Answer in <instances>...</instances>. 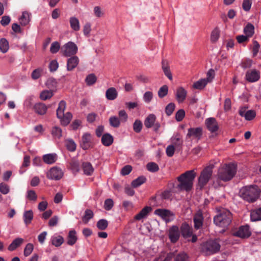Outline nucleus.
Instances as JSON below:
<instances>
[{
	"label": "nucleus",
	"instance_id": "nucleus-1",
	"mask_svg": "<svg viewBox=\"0 0 261 261\" xmlns=\"http://www.w3.org/2000/svg\"><path fill=\"white\" fill-rule=\"evenodd\" d=\"M195 176L196 173L194 170L187 171L182 174L177 178L179 183L177 188L180 191H190L192 188Z\"/></svg>",
	"mask_w": 261,
	"mask_h": 261
},
{
	"label": "nucleus",
	"instance_id": "nucleus-2",
	"mask_svg": "<svg viewBox=\"0 0 261 261\" xmlns=\"http://www.w3.org/2000/svg\"><path fill=\"white\" fill-rule=\"evenodd\" d=\"M260 190L257 186H249L243 187L239 192L240 197L248 202H253L259 197Z\"/></svg>",
	"mask_w": 261,
	"mask_h": 261
},
{
	"label": "nucleus",
	"instance_id": "nucleus-3",
	"mask_svg": "<svg viewBox=\"0 0 261 261\" xmlns=\"http://www.w3.org/2000/svg\"><path fill=\"white\" fill-rule=\"evenodd\" d=\"M231 213L227 210L223 209L214 218V223L218 226L223 228L220 232H224L231 222Z\"/></svg>",
	"mask_w": 261,
	"mask_h": 261
},
{
	"label": "nucleus",
	"instance_id": "nucleus-4",
	"mask_svg": "<svg viewBox=\"0 0 261 261\" xmlns=\"http://www.w3.org/2000/svg\"><path fill=\"white\" fill-rule=\"evenodd\" d=\"M236 166L233 164H225L220 168L218 171L219 178L225 181L231 179L236 173Z\"/></svg>",
	"mask_w": 261,
	"mask_h": 261
},
{
	"label": "nucleus",
	"instance_id": "nucleus-5",
	"mask_svg": "<svg viewBox=\"0 0 261 261\" xmlns=\"http://www.w3.org/2000/svg\"><path fill=\"white\" fill-rule=\"evenodd\" d=\"M220 249V245L217 240H210L202 245V251L206 255L217 253Z\"/></svg>",
	"mask_w": 261,
	"mask_h": 261
},
{
	"label": "nucleus",
	"instance_id": "nucleus-6",
	"mask_svg": "<svg viewBox=\"0 0 261 261\" xmlns=\"http://www.w3.org/2000/svg\"><path fill=\"white\" fill-rule=\"evenodd\" d=\"M213 166L205 167L201 172L198 178V186L200 188H203L209 181L213 173Z\"/></svg>",
	"mask_w": 261,
	"mask_h": 261
},
{
	"label": "nucleus",
	"instance_id": "nucleus-7",
	"mask_svg": "<svg viewBox=\"0 0 261 261\" xmlns=\"http://www.w3.org/2000/svg\"><path fill=\"white\" fill-rule=\"evenodd\" d=\"M77 45L71 41L65 43L61 48V53L65 57L73 56L77 53Z\"/></svg>",
	"mask_w": 261,
	"mask_h": 261
},
{
	"label": "nucleus",
	"instance_id": "nucleus-8",
	"mask_svg": "<svg viewBox=\"0 0 261 261\" xmlns=\"http://www.w3.org/2000/svg\"><path fill=\"white\" fill-rule=\"evenodd\" d=\"M144 125L147 128H152L155 132H158L161 127L160 123L156 121V116L153 114H149L145 118Z\"/></svg>",
	"mask_w": 261,
	"mask_h": 261
},
{
	"label": "nucleus",
	"instance_id": "nucleus-9",
	"mask_svg": "<svg viewBox=\"0 0 261 261\" xmlns=\"http://www.w3.org/2000/svg\"><path fill=\"white\" fill-rule=\"evenodd\" d=\"M64 173L62 170L58 167H54L47 172V177L51 180H58L62 178Z\"/></svg>",
	"mask_w": 261,
	"mask_h": 261
},
{
	"label": "nucleus",
	"instance_id": "nucleus-10",
	"mask_svg": "<svg viewBox=\"0 0 261 261\" xmlns=\"http://www.w3.org/2000/svg\"><path fill=\"white\" fill-rule=\"evenodd\" d=\"M154 214L161 217L166 222L173 220L174 214L170 211L166 209L159 208L154 211Z\"/></svg>",
	"mask_w": 261,
	"mask_h": 261
},
{
	"label": "nucleus",
	"instance_id": "nucleus-11",
	"mask_svg": "<svg viewBox=\"0 0 261 261\" xmlns=\"http://www.w3.org/2000/svg\"><path fill=\"white\" fill-rule=\"evenodd\" d=\"M251 234L249 227L248 225H243L240 226L239 229L233 232V235L241 238H247Z\"/></svg>",
	"mask_w": 261,
	"mask_h": 261
},
{
	"label": "nucleus",
	"instance_id": "nucleus-12",
	"mask_svg": "<svg viewBox=\"0 0 261 261\" xmlns=\"http://www.w3.org/2000/svg\"><path fill=\"white\" fill-rule=\"evenodd\" d=\"M202 135V128L200 127L190 128L188 130L187 134V139H191V140L196 139L199 140Z\"/></svg>",
	"mask_w": 261,
	"mask_h": 261
},
{
	"label": "nucleus",
	"instance_id": "nucleus-13",
	"mask_svg": "<svg viewBox=\"0 0 261 261\" xmlns=\"http://www.w3.org/2000/svg\"><path fill=\"white\" fill-rule=\"evenodd\" d=\"M92 144V136L88 133L84 134L82 137L81 146L84 150L88 149Z\"/></svg>",
	"mask_w": 261,
	"mask_h": 261
},
{
	"label": "nucleus",
	"instance_id": "nucleus-14",
	"mask_svg": "<svg viewBox=\"0 0 261 261\" xmlns=\"http://www.w3.org/2000/svg\"><path fill=\"white\" fill-rule=\"evenodd\" d=\"M260 77V72L256 69L249 70L246 72L245 79L250 83L257 81Z\"/></svg>",
	"mask_w": 261,
	"mask_h": 261
},
{
	"label": "nucleus",
	"instance_id": "nucleus-15",
	"mask_svg": "<svg viewBox=\"0 0 261 261\" xmlns=\"http://www.w3.org/2000/svg\"><path fill=\"white\" fill-rule=\"evenodd\" d=\"M180 232L178 227L177 226H172L169 229V238L172 243H175L179 239Z\"/></svg>",
	"mask_w": 261,
	"mask_h": 261
},
{
	"label": "nucleus",
	"instance_id": "nucleus-16",
	"mask_svg": "<svg viewBox=\"0 0 261 261\" xmlns=\"http://www.w3.org/2000/svg\"><path fill=\"white\" fill-rule=\"evenodd\" d=\"M205 124L207 128L211 133H214L218 130L219 126L217 121L214 118H208L205 120Z\"/></svg>",
	"mask_w": 261,
	"mask_h": 261
},
{
	"label": "nucleus",
	"instance_id": "nucleus-17",
	"mask_svg": "<svg viewBox=\"0 0 261 261\" xmlns=\"http://www.w3.org/2000/svg\"><path fill=\"white\" fill-rule=\"evenodd\" d=\"M79 59L76 56H72L67 60V69L71 71L74 69L79 64Z\"/></svg>",
	"mask_w": 261,
	"mask_h": 261
},
{
	"label": "nucleus",
	"instance_id": "nucleus-18",
	"mask_svg": "<svg viewBox=\"0 0 261 261\" xmlns=\"http://www.w3.org/2000/svg\"><path fill=\"white\" fill-rule=\"evenodd\" d=\"M151 211V208L150 206H145L135 216L134 219L137 221H141L146 218Z\"/></svg>",
	"mask_w": 261,
	"mask_h": 261
},
{
	"label": "nucleus",
	"instance_id": "nucleus-19",
	"mask_svg": "<svg viewBox=\"0 0 261 261\" xmlns=\"http://www.w3.org/2000/svg\"><path fill=\"white\" fill-rule=\"evenodd\" d=\"M187 94V91L182 87L178 88L176 92V98L178 102L180 103L184 101Z\"/></svg>",
	"mask_w": 261,
	"mask_h": 261
},
{
	"label": "nucleus",
	"instance_id": "nucleus-20",
	"mask_svg": "<svg viewBox=\"0 0 261 261\" xmlns=\"http://www.w3.org/2000/svg\"><path fill=\"white\" fill-rule=\"evenodd\" d=\"M181 232L183 237L187 239L192 235V229L188 224L184 223L181 226Z\"/></svg>",
	"mask_w": 261,
	"mask_h": 261
},
{
	"label": "nucleus",
	"instance_id": "nucleus-21",
	"mask_svg": "<svg viewBox=\"0 0 261 261\" xmlns=\"http://www.w3.org/2000/svg\"><path fill=\"white\" fill-rule=\"evenodd\" d=\"M43 162L47 164H53L57 160V155L55 153H48L43 155Z\"/></svg>",
	"mask_w": 261,
	"mask_h": 261
},
{
	"label": "nucleus",
	"instance_id": "nucleus-22",
	"mask_svg": "<svg viewBox=\"0 0 261 261\" xmlns=\"http://www.w3.org/2000/svg\"><path fill=\"white\" fill-rule=\"evenodd\" d=\"M250 219L252 222L261 221V207L251 211Z\"/></svg>",
	"mask_w": 261,
	"mask_h": 261
},
{
	"label": "nucleus",
	"instance_id": "nucleus-23",
	"mask_svg": "<svg viewBox=\"0 0 261 261\" xmlns=\"http://www.w3.org/2000/svg\"><path fill=\"white\" fill-rule=\"evenodd\" d=\"M24 242V240L21 238L14 239L8 246V250L10 251L15 250Z\"/></svg>",
	"mask_w": 261,
	"mask_h": 261
},
{
	"label": "nucleus",
	"instance_id": "nucleus-24",
	"mask_svg": "<svg viewBox=\"0 0 261 261\" xmlns=\"http://www.w3.org/2000/svg\"><path fill=\"white\" fill-rule=\"evenodd\" d=\"M67 243L70 246L73 245L77 240L76 232L74 230L69 231L67 238Z\"/></svg>",
	"mask_w": 261,
	"mask_h": 261
},
{
	"label": "nucleus",
	"instance_id": "nucleus-25",
	"mask_svg": "<svg viewBox=\"0 0 261 261\" xmlns=\"http://www.w3.org/2000/svg\"><path fill=\"white\" fill-rule=\"evenodd\" d=\"M113 136L109 133L103 134L101 137V142L106 146H110L113 143Z\"/></svg>",
	"mask_w": 261,
	"mask_h": 261
},
{
	"label": "nucleus",
	"instance_id": "nucleus-26",
	"mask_svg": "<svg viewBox=\"0 0 261 261\" xmlns=\"http://www.w3.org/2000/svg\"><path fill=\"white\" fill-rule=\"evenodd\" d=\"M171 145H173L176 148L180 147L183 143L182 138L179 134L174 135L171 139Z\"/></svg>",
	"mask_w": 261,
	"mask_h": 261
},
{
	"label": "nucleus",
	"instance_id": "nucleus-27",
	"mask_svg": "<svg viewBox=\"0 0 261 261\" xmlns=\"http://www.w3.org/2000/svg\"><path fill=\"white\" fill-rule=\"evenodd\" d=\"M118 93L115 88L111 87L108 89L106 92V98L108 100H113L116 98Z\"/></svg>",
	"mask_w": 261,
	"mask_h": 261
},
{
	"label": "nucleus",
	"instance_id": "nucleus-28",
	"mask_svg": "<svg viewBox=\"0 0 261 261\" xmlns=\"http://www.w3.org/2000/svg\"><path fill=\"white\" fill-rule=\"evenodd\" d=\"M69 23L71 28L74 31H79L80 29V24L79 19L74 16L69 18Z\"/></svg>",
	"mask_w": 261,
	"mask_h": 261
},
{
	"label": "nucleus",
	"instance_id": "nucleus-29",
	"mask_svg": "<svg viewBox=\"0 0 261 261\" xmlns=\"http://www.w3.org/2000/svg\"><path fill=\"white\" fill-rule=\"evenodd\" d=\"M24 223L26 225L30 224L33 219V213L32 210L24 211L23 215Z\"/></svg>",
	"mask_w": 261,
	"mask_h": 261
},
{
	"label": "nucleus",
	"instance_id": "nucleus-30",
	"mask_svg": "<svg viewBox=\"0 0 261 261\" xmlns=\"http://www.w3.org/2000/svg\"><path fill=\"white\" fill-rule=\"evenodd\" d=\"M162 68L164 71L165 75L170 80H172V75L171 72L169 67L167 64V62L163 60L162 62Z\"/></svg>",
	"mask_w": 261,
	"mask_h": 261
},
{
	"label": "nucleus",
	"instance_id": "nucleus-31",
	"mask_svg": "<svg viewBox=\"0 0 261 261\" xmlns=\"http://www.w3.org/2000/svg\"><path fill=\"white\" fill-rule=\"evenodd\" d=\"M35 111L39 115H44L47 111V107L43 103H38L34 106Z\"/></svg>",
	"mask_w": 261,
	"mask_h": 261
},
{
	"label": "nucleus",
	"instance_id": "nucleus-32",
	"mask_svg": "<svg viewBox=\"0 0 261 261\" xmlns=\"http://www.w3.org/2000/svg\"><path fill=\"white\" fill-rule=\"evenodd\" d=\"M203 217L201 213H197L194 218V227L199 229L202 225Z\"/></svg>",
	"mask_w": 261,
	"mask_h": 261
},
{
	"label": "nucleus",
	"instance_id": "nucleus-33",
	"mask_svg": "<svg viewBox=\"0 0 261 261\" xmlns=\"http://www.w3.org/2000/svg\"><path fill=\"white\" fill-rule=\"evenodd\" d=\"M65 108L66 102L63 100L61 101L59 103V106L57 110V116L58 118L63 117Z\"/></svg>",
	"mask_w": 261,
	"mask_h": 261
},
{
	"label": "nucleus",
	"instance_id": "nucleus-34",
	"mask_svg": "<svg viewBox=\"0 0 261 261\" xmlns=\"http://www.w3.org/2000/svg\"><path fill=\"white\" fill-rule=\"evenodd\" d=\"M30 15L27 12H23L22 13V15L19 18V22L22 25H27L30 20Z\"/></svg>",
	"mask_w": 261,
	"mask_h": 261
},
{
	"label": "nucleus",
	"instance_id": "nucleus-35",
	"mask_svg": "<svg viewBox=\"0 0 261 261\" xmlns=\"http://www.w3.org/2000/svg\"><path fill=\"white\" fill-rule=\"evenodd\" d=\"M244 34L249 38L252 37L254 33V27L251 23H248L244 28Z\"/></svg>",
	"mask_w": 261,
	"mask_h": 261
},
{
	"label": "nucleus",
	"instance_id": "nucleus-36",
	"mask_svg": "<svg viewBox=\"0 0 261 261\" xmlns=\"http://www.w3.org/2000/svg\"><path fill=\"white\" fill-rule=\"evenodd\" d=\"M72 117V115L71 113L70 112H67L64 114L63 117L59 119L60 120L62 125L66 126L70 123Z\"/></svg>",
	"mask_w": 261,
	"mask_h": 261
},
{
	"label": "nucleus",
	"instance_id": "nucleus-37",
	"mask_svg": "<svg viewBox=\"0 0 261 261\" xmlns=\"http://www.w3.org/2000/svg\"><path fill=\"white\" fill-rule=\"evenodd\" d=\"M82 166L84 172L85 174L90 175L93 173L94 169L90 163L85 162L83 164Z\"/></svg>",
	"mask_w": 261,
	"mask_h": 261
},
{
	"label": "nucleus",
	"instance_id": "nucleus-38",
	"mask_svg": "<svg viewBox=\"0 0 261 261\" xmlns=\"http://www.w3.org/2000/svg\"><path fill=\"white\" fill-rule=\"evenodd\" d=\"M51 243L56 247L60 246L64 242V239L62 236H53L51 238Z\"/></svg>",
	"mask_w": 261,
	"mask_h": 261
},
{
	"label": "nucleus",
	"instance_id": "nucleus-39",
	"mask_svg": "<svg viewBox=\"0 0 261 261\" xmlns=\"http://www.w3.org/2000/svg\"><path fill=\"white\" fill-rule=\"evenodd\" d=\"M121 121L116 116H111L109 118V123L111 126L117 128L119 127Z\"/></svg>",
	"mask_w": 261,
	"mask_h": 261
},
{
	"label": "nucleus",
	"instance_id": "nucleus-40",
	"mask_svg": "<svg viewBox=\"0 0 261 261\" xmlns=\"http://www.w3.org/2000/svg\"><path fill=\"white\" fill-rule=\"evenodd\" d=\"M207 83L204 79H201L193 84V87L196 89L201 90L203 89Z\"/></svg>",
	"mask_w": 261,
	"mask_h": 261
},
{
	"label": "nucleus",
	"instance_id": "nucleus-41",
	"mask_svg": "<svg viewBox=\"0 0 261 261\" xmlns=\"http://www.w3.org/2000/svg\"><path fill=\"white\" fill-rule=\"evenodd\" d=\"M65 145L67 149L70 151H74L76 149V145L75 142L71 139L65 141Z\"/></svg>",
	"mask_w": 261,
	"mask_h": 261
},
{
	"label": "nucleus",
	"instance_id": "nucleus-42",
	"mask_svg": "<svg viewBox=\"0 0 261 261\" xmlns=\"http://www.w3.org/2000/svg\"><path fill=\"white\" fill-rule=\"evenodd\" d=\"M145 181L146 178L144 176H139L132 182V186L134 188H137L144 183Z\"/></svg>",
	"mask_w": 261,
	"mask_h": 261
},
{
	"label": "nucleus",
	"instance_id": "nucleus-43",
	"mask_svg": "<svg viewBox=\"0 0 261 261\" xmlns=\"http://www.w3.org/2000/svg\"><path fill=\"white\" fill-rule=\"evenodd\" d=\"M9 49V43L5 38L0 40V50L3 53L7 52Z\"/></svg>",
	"mask_w": 261,
	"mask_h": 261
},
{
	"label": "nucleus",
	"instance_id": "nucleus-44",
	"mask_svg": "<svg viewBox=\"0 0 261 261\" xmlns=\"http://www.w3.org/2000/svg\"><path fill=\"white\" fill-rule=\"evenodd\" d=\"M51 135L55 139H60L62 137V129L58 126H54L52 128Z\"/></svg>",
	"mask_w": 261,
	"mask_h": 261
},
{
	"label": "nucleus",
	"instance_id": "nucleus-45",
	"mask_svg": "<svg viewBox=\"0 0 261 261\" xmlns=\"http://www.w3.org/2000/svg\"><path fill=\"white\" fill-rule=\"evenodd\" d=\"M93 217V213L90 210H86L85 214L82 218L83 222L85 224L88 223L89 221Z\"/></svg>",
	"mask_w": 261,
	"mask_h": 261
},
{
	"label": "nucleus",
	"instance_id": "nucleus-46",
	"mask_svg": "<svg viewBox=\"0 0 261 261\" xmlns=\"http://www.w3.org/2000/svg\"><path fill=\"white\" fill-rule=\"evenodd\" d=\"M53 95L51 90H44L40 93V97L43 100H45L51 98Z\"/></svg>",
	"mask_w": 261,
	"mask_h": 261
},
{
	"label": "nucleus",
	"instance_id": "nucleus-47",
	"mask_svg": "<svg viewBox=\"0 0 261 261\" xmlns=\"http://www.w3.org/2000/svg\"><path fill=\"white\" fill-rule=\"evenodd\" d=\"M146 168L149 171L151 172H155L159 170V166L154 162L148 163L146 165Z\"/></svg>",
	"mask_w": 261,
	"mask_h": 261
},
{
	"label": "nucleus",
	"instance_id": "nucleus-48",
	"mask_svg": "<svg viewBox=\"0 0 261 261\" xmlns=\"http://www.w3.org/2000/svg\"><path fill=\"white\" fill-rule=\"evenodd\" d=\"M168 88L167 85L162 86L158 91V96L160 98L165 97L168 94Z\"/></svg>",
	"mask_w": 261,
	"mask_h": 261
},
{
	"label": "nucleus",
	"instance_id": "nucleus-49",
	"mask_svg": "<svg viewBox=\"0 0 261 261\" xmlns=\"http://www.w3.org/2000/svg\"><path fill=\"white\" fill-rule=\"evenodd\" d=\"M215 73L213 69H210L206 73V77L204 79L207 83H211L215 77Z\"/></svg>",
	"mask_w": 261,
	"mask_h": 261
},
{
	"label": "nucleus",
	"instance_id": "nucleus-50",
	"mask_svg": "<svg viewBox=\"0 0 261 261\" xmlns=\"http://www.w3.org/2000/svg\"><path fill=\"white\" fill-rule=\"evenodd\" d=\"M85 81L88 85L91 86L96 82V77L94 74H90L86 77Z\"/></svg>",
	"mask_w": 261,
	"mask_h": 261
},
{
	"label": "nucleus",
	"instance_id": "nucleus-51",
	"mask_svg": "<svg viewBox=\"0 0 261 261\" xmlns=\"http://www.w3.org/2000/svg\"><path fill=\"white\" fill-rule=\"evenodd\" d=\"M33 249H34V246L32 244H31V243L27 244L24 249V251H23L24 255L25 256H29L32 252Z\"/></svg>",
	"mask_w": 261,
	"mask_h": 261
},
{
	"label": "nucleus",
	"instance_id": "nucleus-52",
	"mask_svg": "<svg viewBox=\"0 0 261 261\" xmlns=\"http://www.w3.org/2000/svg\"><path fill=\"white\" fill-rule=\"evenodd\" d=\"M108 225V221L105 219H100L97 223V227L99 229L105 230Z\"/></svg>",
	"mask_w": 261,
	"mask_h": 261
},
{
	"label": "nucleus",
	"instance_id": "nucleus-53",
	"mask_svg": "<svg viewBox=\"0 0 261 261\" xmlns=\"http://www.w3.org/2000/svg\"><path fill=\"white\" fill-rule=\"evenodd\" d=\"M142 128V123L140 120H136L133 124V129L136 133H140Z\"/></svg>",
	"mask_w": 261,
	"mask_h": 261
},
{
	"label": "nucleus",
	"instance_id": "nucleus-54",
	"mask_svg": "<svg viewBox=\"0 0 261 261\" xmlns=\"http://www.w3.org/2000/svg\"><path fill=\"white\" fill-rule=\"evenodd\" d=\"M256 116V113L253 110H248L244 117L246 120L250 121L253 119Z\"/></svg>",
	"mask_w": 261,
	"mask_h": 261
},
{
	"label": "nucleus",
	"instance_id": "nucleus-55",
	"mask_svg": "<svg viewBox=\"0 0 261 261\" xmlns=\"http://www.w3.org/2000/svg\"><path fill=\"white\" fill-rule=\"evenodd\" d=\"M43 69L40 68H37L33 71L31 77L34 80H37L38 79L41 74V73L42 72Z\"/></svg>",
	"mask_w": 261,
	"mask_h": 261
},
{
	"label": "nucleus",
	"instance_id": "nucleus-56",
	"mask_svg": "<svg viewBox=\"0 0 261 261\" xmlns=\"http://www.w3.org/2000/svg\"><path fill=\"white\" fill-rule=\"evenodd\" d=\"M119 118L122 123L127 121L128 119V115L124 110H121L118 112Z\"/></svg>",
	"mask_w": 261,
	"mask_h": 261
},
{
	"label": "nucleus",
	"instance_id": "nucleus-57",
	"mask_svg": "<svg viewBox=\"0 0 261 261\" xmlns=\"http://www.w3.org/2000/svg\"><path fill=\"white\" fill-rule=\"evenodd\" d=\"M60 45L58 42H54L50 46V51L53 54L57 53L60 49Z\"/></svg>",
	"mask_w": 261,
	"mask_h": 261
},
{
	"label": "nucleus",
	"instance_id": "nucleus-58",
	"mask_svg": "<svg viewBox=\"0 0 261 261\" xmlns=\"http://www.w3.org/2000/svg\"><path fill=\"white\" fill-rule=\"evenodd\" d=\"M91 31V25L90 23H86L83 27V33L86 37H89Z\"/></svg>",
	"mask_w": 261,
	"mask_h": 261
},
{
	"label": "nucleus",
	"instance_id": "nucleus-59",
	"mask_svg": "<svg viewBox=\"0 0 261 261\" xmlns=\"http://www.w3.org/2000/svg\"><path fill=\"white\" fill-rule=\"evenodd\" d=\"M175 106L174 103H172V102L169 103L166 106V107L165 108V112L168 116H170L173 113V112L175 109Z\"/></svg>",
	"mask_w": 261,
	"mask_h": 261
},
{
	"label": "nucleus",
	"instance_id": "nucleus-60",
	"mask_svg": "<svg viewBox=\"0 0 261 261\" xmlns=\"http://www.w3.org/2000/svg\"><path fill=\"white\" fill-rule=\"evenodd\" d=\"M219 31L218 29H214L211 34V40L212 42H215L218 40L219 38Z\"/></svg>",
	"mask_w": 261,
	"mask_h": 261
},
{
	"label": "nucleus",
	"instance_id": "nucleus-61",
	"mask_svg": "<svg viewBox=\"0 0 261 261\" xmlns=\"http://www.w3.org/2000/svg\"><path fill=\"white\" fill-rule=\"evenodd\" d=\"M114 205V202L112 199H107L105 200L104 203V208L107 211L112 209Z\"/></svg>",
	"mask_w": 261,
	"mask_h": 261
},
{
	"label": "nucleus",
	"instance_id": "nucleus-62",
	"mask_svg": "<svg viewBox=\"0 0 261 261\" xmlns=\"http://www.w3.org/2000/svg\"><path fill=\"white\" fill-rule=\"evenodd\" d=\"M153 97V94L150 91L146 92L143 95V99L146 103L150 102Z\"/></svg>",
	"mask_w": 261,
	"mask_h": 261
},
{
	"label": "nucleus",
	"instance_id": "nucleus-63",
	"mask_svg": "<svg viewBox=\"0 0 261 261\" xmlns=\"http://www.w3.org/2000/svg\"><path fill=\"white\" fill-rule=\"evenodd\" d=\"M27 197L30 200L36 201L37 199V195L33 190H29L27 192Z\"/></svg>",
	"mask_w": 261,
	"mask_h": 261
},
{
	"label": "nucleus",
	"instance_id": "nucleus-64",
	"mask_svg": "<svg viewBox=\"0 0 261 261\" xmlns=\"http://www.w3.org/2000/svg\"><path fill=\"white\" fill-rule=\"evenodd\" d=\"M174 261H188V256L185 253H179L175 257Z\"/></svg>",
	"mask_w": 261,
	"mask_h": 261
}]
</instances>
